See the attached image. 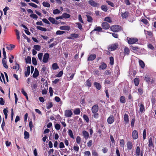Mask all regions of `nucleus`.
Segmentation results:
<instances>
[{"label":"nucleus","mask_w":156,"mask_h":156,"mask_svg":"<svg viewBox=\"0 0 156 156\" xmlns=\"http://www.w3.org/2000/svg\"><path fill=\"white\" fill-rule=\"evenodd\" d=\"M83 118L86 121V122L87 123L89 122V118L87 115H83Z\"/></svg>","instance_id":"3c124183"},{"label":"nucleus","mask_w":156,"mask_h":156,"mask_svg":"<svg viewBox=\"0 0 156 156\" xmlns=\"http://www.w3.org/2000/svg\"><path fill=\"white\" fill-rule=\"evenodd\" d=\"M14 58V56L12 55H10V56L9 57V62L10 63H12L13 62V59Z\"/></svg>","instance_id":"680f3d73"},{"label":"nucleus","mask_w":156,"mask_h":156,"mask_svg":"<svg viewBox=\"0 0 156 156\" xmlns=\"http://www.w3.org/2000/svg\"><path fill=\"white\" fill-rule=\"evenodd\" d=\"M8 112V110L6 109L5 108L3 110V113L5 115V117L6 119L7 118V113Z\"/></svg>","instance_id":"603ef678"},{"label":"nucleus","mask_w":156,"mask_h":156,"mask_svg":"<svg viewBox=\"0 0 156 156\" xmlns=\"http://www.w3.org/2000/svg\"><path fill=\"white\" fill-rule=\"evenodd\" d=\"M80 111L79 108L76 109L74 110L73 113L75 115H77L80 114Z\"/></svg>","instance_id":"79ce46f5"},{"label":"nucleus","mask_w":156,"mask_h":156,"mask_svg":"<svg viewBox=\"0 0 156 156\" xmlns=\"http://www.w3.org/2000/svg\"><path fill=\"white\" fill-rule=\"evenodd\" d=\"M115 118L113 115H110L107 119L108 123L109 124L112 123L114 121Z\"/></svg>","instance_id":"1a4fd4ad"},{"label":"nucleus","mask_w":156,"mask_h":156,"mask_svg":"<svg viewBox=\"0 0 156 156\" xmlns=\"http://www.w3.org/2000/svg\"><path fill=\"white\" fill-rule=\"evenodd\" d=\"M129 50L128 47H125L124 49V53L126 55H129Z\"/></svg>","instance_id":"bf43d9fd"},{"label":"nucleus","mask_w":156,"mask_h":156,"mask_svg":"<svg viewBox=\"0 0 156 156\" xmlns=\"http://www.w3.org/2000/svg\"><path fill=\"white\" fill-rule=\"evenodd\" d=\"M106 2L108 4V5L111 6V7H114V3L112 2L109 1L107 0L106 1Z\"/></svg>","instance_id":"4d7b16f0"},{"label":"nucleus","mask_w":156,"mask_h":156,"mask_svg":"<svg viewBox=\"0 0 156 156\" xmlns=\"http://www.w3.org/2000/svg\"><path fill=\"white\" fill-rule=\"evenodd\" d=\"M139 80L138 78H135L134 80V82L135 85L136 86H137L139 84Z\"/></svg>","instance_id":"cd10ccee"},{"label":"nucleus","mask_w":156,"mask_h":156,"mask_svg":"<svg viewBox=\"0 0 156 156\" xmlns=\"http://www.w3.org/2000/svg\"><path fill=\"white\" fill-rule=\"evenodd\" d=\"M70 16L69 14L66 13H64L62 14V17L65 18H68L70 17Z\"/></svg>","instance_id":"a19ab883"},{"label":"nucleus","mask_w":156,"mask_h":156,"mask_svg":"<svg viewBox=\"0 0 156 156\" xmlns=\"http://www.w3.org/2000/svg\"><path fill=\"white\" fill-rule=\"evenodd\" d=\"M32 61L33 64L34 65H36L37 64V62L36 59L35 58L33 57L32 58Z\"/></svg>","instance_id":"69168bd1"},{"label":"nucleus","mask_w":156,"mask_h":156,"mask_svg":"<svg viewBox=\"0 0 156 156\" xmlns=\"http://www.w3.org/2000/svg\"><path fill=\"white\" fill-rule=\"evenodd\" d=\"M70 36H72L73 38V40L74 39V38H77L79 36V35L78 34L75 33L72 34H70Z\"/></svg>","instance_id":"a18cd8bd"},{"label":"nucleus","mask_w":156,"mask_h":156,"mask_svg":"<svg viewBox=\"0 0 156 156\" xmlns=\"http://www.w3.org/2000/svg\"><path fill=\"white\" fill-rule=\"evenodd\" d=\"M96 56L95 54H91L88 57L87 60L88 61H92L94 60L96 58Z\"/></svg>","instance_id":"a211bd4d"},{"label":"nucleus","mask_w":156,"mask_h":156,"mask_svg":"<svg viewBox=\"0 0 156 156\" xmlns=\"http://www.w3.org/2000/svg\"><path fill=\"white\" fill-rule=\"evenodd\" d=\"M101 9L105 12H107L108 11V8L105 5H103L101 7Z\"/></svg>","instance_id":"72a5a7b5"},{"label":"nucleus","mask_w":156,"mask_h":156,"mask_svg":"<svg viewBox=\"0 0 156 156\" xmlns=\"http://www.w3.org/2000/svg\"><path fill=\"white\" fill-rule=\"evenodd\" d=\"M111 30L115 32H119L122 30L121 26L118 25H114L110 27Z\"/></svg>","instance_id":"f257e3e1"},{"label":"nucleus","mask_w":156,"mask_h":156,"mask_svg":"<svg viewBox=\"0 0 156 156\" xmlns=\"http://www.w3.org/2000/svg\"><path fill=\"white\" fill-rule=\"evenodd\" d=\"M100 126V129L98 130V134L99 135L100 137H101L102 136V135L101 134L102 132H104L105 131V129L104 125L102 124H101Z\"/></svg>","instance_id":"39448f33"},{"label":"nucleus","mask_w":156,"mask_h":156,"mask_svg":"<svg viewBox=\"0 0 156 156\" xmlns=\"http://www.w3.org/2000/svg\"><path fill=\"white\" fill-rule=\"evenodd\" d=\"M89 3L93 6H96L97 4L92 0H90L89 1Z\"/></svg>","instance_id":"2f4dec72"},{"label":"nucleus","mask_w":156,"mask_h":156,"mask_svg":"<svg viewBox=\"0 0 156 156\" xmlns=\"http://www.w3.org/2000/svg\"><path fill=\"white\" fill-rule=\"evenodd\" d=\"M2 64L3 66L6 69H7L8 66L6 64V58H3L2 60Z\"/></svg>","instance_id":"b1692460"},{"label":"nucleus","mask_w":156,"mask_h":156,"mask_svg":"<svg viewBox=\"0 0 156 156\" xmlns=\"http://www.w3.org/2000/svg\"><path fill=\"white\" fill-rule=\"evenodd\" d=\"M85 156H90V152L89 151H86L84 153Z\"/></svg>","instance_id":"e2e57ef3"},{"label":"nucleus","mask_w":156,"mask_h":156,"mask_svg":"<svg viewBox=\"0 0 156 156\" xmlns=\"http://www.w3.org/2000/svg\"><path fill=\"white\" fill-rule=\"evenodd\" d=\"M125 145V141L123 139L120 140V145L121 147H124Z\"/></svg>","instance_id":"ea45409f"},{"label":"nucleus","mask_w":156,"mask_h":156,"mask_svg":"<svg viewBox=\"0 0 156 156\" xmlns=\"http://www.w3.org/2000/svg\"><path fill=\"white\" fill-rule=\"evenodd\" d=\"M20 68V66L19 65L16 63L15 66H13L12 68H13V69L16 70H18Z\"/></svg>","instance_id":"de8ad7c7"},{"label":"nucleus","mask_w":156,"mask_h":156,"mask_svg":"<svg viewBox=\"0 0 156 156\" xmlns=\"http://www.w3.org/2000/svg\"><path fill=\"white\" fill-rule=\"evenodd\" d=\"M102 28L105 30L108 29L110 27L109 24L106 22H104L102 24Z\"/></svg>","instance_id":"9b49d317"},{"label":"nucleus","mask_w":156,"mask_h":156,"mask_svg":"<svg viewBox=\"0 0 156 156\" xmlns=\"http://www.w3.org/2000/svg\"><path fill=\"white\" fill-rule=\"evenodd\" d=\"M34 47L36 50L38 51H39L41 49V46L39 45H34Z\"/></svg>","instance_id":"13d9d810"},{"label":"nucleus","mask_w":156,"mask_h":156,"mask_svg":"<svg viewBox=\"0 0 156 156\" xmlns=\"http://www.w3.org/2000/svg\"><path fill=\"white\" fill-rule=\"evenodd\" d=\"M68 134L71 138L73 139H74V136L73 133V132L71 129H69L68 130Z\"/></svg>","instance_id":"c756f323"},{"label":"nucleus","mask_w":156,"mask_h":156,"mask_svg":"<svg viewBox=\"0 0 156 156\" xmlns=\"http://www.w3.org/2000/svg\"><path fill=\"white\" fill-rule=\"evenodd\" d=\"M15 31L16 32V35L17 36V39L18 40L20 41V32L18 31V30L17 29H16L15 30Z\"/></svg>","instance_id":"c85d7f7f"},{"label":"nucleus","mask_w":156,"mask_h":156,"mask_svg":"<svg viewBox=\"0 0 156 156\" xmlns=\"http://www.w3.org/2000/svg\"><path fill=\"white\" fill-rule=\"evenodd\" d=\"M26 62L27 63H30L31 62V58L29 56H28L26 58Z\"/></svg>","instance_id":"8fccbe9b"},{"label":"nucleus","mask_w":156,"mask_h":156,"mask_svg":"<svg viewBox=\"0 0 156 156\" xmlns=\"http://www.w3.org/2000/svg\"><path fill=\"white\" fill-rule=\"evenodd\" d=\"M36 28L37 29L43 31H47V29L46 28L40 26H37Z\"/></svg>","instance_id":"c9c22d12"},{"label":"nucleus","mask_w":156,"mask_h":156,"mask_svg":"<svg viewBox=\"0 0 156 156\" xmlns=\"http://www.w3.org/2000/svg\"><path fill=\"white\" fill-rule=\"evenodd\" d=\"M150 83L154 85H155L156 84V78L151 79Z\"/></svg>","instance_id":"58836bf2"},{"label":"nucleus","mask_w":156,"mask_h":156,"mask_svg":"<svg viewBox=\"0 0 156 156\" xmlns=\"http://www.w3.org/2000/svg\"><path fill=\"white\" fill-rule=\"evenodd\" d=\"M107 67L106 64L104 63H103L101 64L99 68L100 69L102 70H104Z\"/></svg>","instance_id":"bb28decb"},{"label":"nucleus","mask_w":156,"mask_h":156,"mask_svg":"<svg viewBox=\"0 0 156 156\" xmlns=\"http://www.w3.org/2000/svg\"><path fill=\"white\" fill-rule=\"evenodd\" d=\"M24 138L25 139H27L29 137V133L26 131H25L24 132Z\"/></svg>","instance_id":"e433bc0d"},{"label":"nucleus","mask_w":156,"mask_h":156,"mask_svg":"<svg viewBox=\"0 0 156 156\" xmlns=\"http://www.w3.org/2000/svg\"><path fill=\"white\" fill-rule=\"evenodd\" d=\"M151 99L152 104H154L156 101V91L155 90L152 92Z\"/></svg>","instance_id":"20e7f679"},{"label":"nucleus","mask_w":156,"mask_h":156,"mask_svg":"<svg viewBox=\"0 0 156 156\" xmlns=\"http://www.w3.org/2000/svg\"><path fill=\"white\" fill-rule=\"evenodd\" d=\"M42 5L48 8L50 7V6L49 3L46 2H43Z\"/></svg>","instance_id":"f704fd0d"},{"label":"nucleus","mask_w":156,"mask_h":156,"mask_svg":"<svg viewBox=\"0 0 156 156\" xmlns=\"http://www.w3.org/2000/svg\"><path fill=\"white\" fill-rule=\"evenodd\" d=\"M127 148L129 150H131L133 147V144L132 141H128L126 143Z\"/></svg>","instance_id":"6e6552de"},{"label":"nucleus","mask_w":156,"mask_h":156,"mask_svg":"<svg viewBox=\"0 0 156 156\" xmlns=\"http://www.w3.org/2000/svg\"><path fill=\"white\" fill-rule=\"evenodd\" d=\"M104 20L109 23H111L112 21L111 18L110 17H105Z\"/></svg>","instance_id":"c03bdc74"},{"label":"nucleus","mask_w":156,"mask_h":156,"mask_svg":"<svg viewBox=\"0 0 156 156\" xmlns=\"http://www.w3.org/2000/svg\"><path fill=\"white\" fill-rule=\"evenodd\" d=\"M152 77L150 76L146 75L145 77L144 80L148 84L150 82Z\"/></svg>","instance_id":"dca6fc26"},{"label":"nucleus","mask_w":156,"mask_h":156,"mask_svg":"<svg viewBox=\"0 0 156 156\" xmlns=\"http://www.w3.org/2000/svg\"><path fill=\"white\" fill-rule=\"evenodd\" d=\"M48 20L52 24H58V22L53 17H49L48 18Z\"/></svg>","instance_id":"ddd939ff"},{"label":"nucleus","mask_w":156,"mask_h":156,"mask_svg":"<svg viewBox=\"0 0 156 156\" xmlns=\"http://www.w3.org/2000/svg\"><path fill=\"white\" fill-rule=\"evenodd\" d=\"M43 55V53H39L38 55V57L40 61L42 60V58Z\"/></svg>","instance_id":"5fc2aeb1"},{"label":"nucleus","mask_w":156,"mask_h":156,"mask_svg":"<svg viewBox=\"0 0 156 156\" xmlns=\"http://www.w3.org/2000/svg\"><path fill=\"white\" fill-rule=\"evenodd\" d=\"M140 147L139 146H137L136 148V155L137 156H139L140 155Z\"/></svg>","instance_id":"473e14b6"},{"label":"nucleus","mask_w":156,"mask_h":156,"mask_svg":"<svg viewBox=\"0 0 156 156\" xmlns=\"http://www.w3.org/2000/svg\"><path fill=\"white\" fill-rule=\"evenodd\" d=\"M49 57V54L48 53H46L44 54L43 56L42 60L43 62L44 63H47Z\"/></svg>","instance_id":"0eeeda50"},{"label":"nucleus","mask_w":156,"mask_h":156,"mask_svg":"<svg viewBox=\"0 0 156 156\" xmlns=\"http://www.w3.org/2000/svg\"><path fill=\"white\" fill-rule=\"evenodd\" d=\"M123 118L125 124H126L127 123H128L129 122V116L128 115L126 114H125L124 115Z\"/></svg>","instance_id":"2eb2a0df"},{"label":"nucleus","mask_w":156,"mask_h":156,"mask_svg":"<svg viewBox=\"0 0 156 156\" xmlns=\"http://www.w3.org/2000/svg\"><path fill=\"white\" fill-rule=\"evenodd\" d=\"M120 101L122 103H125L126 102V99L125 97L123 96H121L120 98Z\"/></svg>","instance_id":"4c0bfd02"},{"label":"nucleus","mask_w":156,"mask_h":156,"mask_svg":"<svg viewBox=\"0 0 156 156\" xmlns=\"http://www.w3.org/2000/svg\"><path fill=\"white\" fill-rule=\"evenodd\" d=\"M61 12L60 10H58V9H56L53 11V13L54 14H59Z\"/></svg>","instance_id":"864d4df0"},{"label":"nucleus","mask_w":156,"mask_h":156,"mask_svg":"<svg viewBox=\"0 0 156 156\" xmlns=\"http://www.w3.org/2000/svg\"><path fill=\"white\" fill-rule=\"evenodd\" d=\"M139 64L140 66L142 69H144L145 67V64L144 62L141 60H140L139 61Z\"/></svg>","instance_id":"a878e982"},{"label":"nucleus","mask_w":156,"mask_h":156,"mask_svg":"<svg viewBox=\"0 0 156 156\" xmlns=\"http://www.w3.org/2000/svg\"><path fill=\"white\" fill-rule=\"evenodd\" d=\"M118 44L115 43L109 45L108 47V49L111 51H113L116 50L117 48Z\"/></svg>","instance_id":"f03ea898"},{"label":"nucleus","mask_w":156,"mask_h":156,"mask_svg":"<svg viewBox=\"0 0 156 156\" xmlns=\"http://www.w3.org/2000/svg\"><path fill=\"white\" fill-rule=\"evenodd\" d=\"M93 112L95 114L94 115V117L95 118H97V115L96 113L98 112V108H91Z\"/></svg>","instance_id":"5701e85b"},{"label":"nucleus","mask_w":156,"mask_h":156,"mask_svg":"<svg viewBox=\"0 0 156 156\" xmlns=\"http://www.w3.org/2000/svg\"><path fill=\"white\" fill-rule=\"evenodd\" d=\"M42 21L48 25L50 24V23L49 21L46 19L44 18L42 20Z\"/></svg>","instance_id":"774afa93"},{"label":"nucleus","mask_w":156,"mask_h":156,"mask_svg":"<svg viewBox=\"0 0 156 156\" xmlns=\"http://www.w3.org/2000/svg\"><path fill=\"white\" fill-rule=\"evenodd\" d=\"M30 17L33 19H37L38 18L37 16L35 14L31 13L30 15Z\"/></svg>","instance_id":"09e8293b"},{"label":"nucleus","mask_w":156,"mask_h":156,"mask_svg":"<svg viewBox=\"0 0 156 156\" xmlns=\"http://www.w3.org/2000/svg\"><path fill=\"white\" fill-rule=\"evenodd\" d=\"M30 69L29 66H28L27 69L25 72V75L26 77H27L30 74Z\"/></svg>","instance_id":"f3484780"},{"label":"nucleus","mask_w":156,"mask_h":156,"mask_svg":"<svg viewBox=\"0 0 156 156\" xmlns=\"http://www.w3.org/2000/svg\"><path fill=\"white\" fill-rule=\"evenodd\" d=\"M65 33V32L63 31L58 30L56 32L57 35H62Z\"/></svg>","instance_id":"6e6d98bb"},{"label":"nucleus","mask_w":156,"mask_h":156,"mask_svg":"<svg viewBox=\"0 0 156 156\" xmlns=\"http://www.w3.org/2000/svg\"><path fill=\"white\" fill-rule=\"evenodd\" d=\"M152 136L149 138L148 140V146L151 148L154 147V145L152 142Z\"/></svg>","instance_id":"9d476101"},{"label":"nucleus","mask_w":156,"mask_h":156,"mask_svg":"<svg viewBox=\"0 0 156 156\" xmlns=\"http://www.w3.org/2000/svg\"><path fill=\"white\" fill-rule=\"evenodd\" d=\"M52 68L53 70H56L59 68V67L56 63H55L52 65Z\"/></svg>","instance_id":"7c9ffc66"},{"label":"nucleus","mask_w":156,"mask_h":156,"mask_svg":"<svg viewBox=\"0 0 156 156\" xmlns=\"http://www.w3.org/2000/svg\"><path fill=\"white\" fill-rule=\"evenodd\" d=\"M55 128L57 130H59L60 128V125L58 123H56L55 125Z\"/></svg>","instance_id":"0e129e2a"},{"label":"nucleus","mask_w":156,"mask_h":156,"mask_svg":"<svg viewBox=\"0 0 156 156\" xmlns=\"http://www.w3.org/2000/svg\"><path fill=\"white\" fill-rule=\"evenodd\" d=\"M59 29L62 30H69L70 29V27L68 26H61L59 27Z\"/></svg>","instance_id":"412c9836"},{"label":"nucleus","mask_w":156,"mask_h":156,"mask_svg":"<svg viewBox=\"0 0 156 156\" xmlns=\"http://www.w3.org/2000/svg\"><path fill=\"white\" fill-rule=\"evenodd\" d=\"M144 33L146 34V37H147V35L150 37H151L152 36L153 34L151 31H147L145 30H144Z\"/></svg>","instance_id":"4be33fe9"},{"label":"nucleus","mask_w":156,"mask_h":156,"mask_svg":"<svg viewBox=\"0 0 156 156\" xmlns=\"http://www.w3.org/2000/svg\"><path fill=\"white\" fill-rule=\"evenodd\" d=\"M15 47L14 45L10 44L9 45H7L6 47V48L9 50H12Z\"/></svg>","instance_id":"393cba45"},{"label":"nucleus","mask_w":156,"mask_h":156,"mask_svg":"<svg viewBox=\"0 0 156 156\" xmlns=\"http://www.w3.org/2000/svg\"><path fill=\"white\" fill-rule=\"evenodd\" d=\"M132 136L133 140H136L138 137V133L137 130H134L132 133Z\"/></svg>","instance_id":"423d86ee"},{"label":"nucleus","mask_w":156,"mask_h":156,"mask_svg":"<svg viewBox=\"0 0 156 156\" xmlns=\"http://www.w3.org/2000/svg\"><path fill=\"white\" fill-rule=\"evenodd\" d=\"M110 64L111 65H113L114 64V59L113 57L111 56L109 58Z\"/></svg>","instance_id":"37998d69"},{"label":"nucleus","mask_w":156,"mask_h":156,"mask_svg":"<svg viewBox=\"0 0 156 156\" xmlns=\"http://www.w3.org/2000/svg\"><path fill=\"white\" fill-rule=\"evenodd\" d=\"M28 4L30 6L33 7L37 8L38 7V6L37 5L33 3H29Z\"/></svg>","instance_id":"052dcab7"},{"label":"nucleus","mask_w":156,"mask_h":156,"mask_svg":"<svg viewBox=\"0 0 156 156\" xmlns=\"http://www.w3.org/2000/svg\"><path fill=\"white\" fill-rule=\"evenodd\" d=\"M98 31V27H96L94 30L91 32V35L92 37H94V35L97 36Z\"/></svg>","instance_id":"4468645a"},{"label":"nucleus","mask_w":156,"mask_h":156,"mask_svg":"<svg viewBox=\"0 0 156 156\" xmlns=\"http://www.w3.org/2000/svg\"><path fill=\"white\" fill-rule=\"evenodd\" d=\"M141 21L143 22L144 24L149 25V23L147 20L145 19H142L141 20Z\"/></svg>","instance_id":"49530a36"},{"label":"nucleus","mask_w":156,"mask_h":156,"mask_svg":"<svg viewBox=\"0 0 156 156\" xmlns=\"http://www.w3.org/2000/svg\"><path fill=\"white\" fill-rule=\"evenodd\" d=\"M83 136L84 138L86 139H87L88 138L89 136V134L85 130L83 131Z\"/></svg>","instance_id":"6ab92c4d"},{"label":"nucleus","mask_w":156,"mask_h":156,"mask_svg":"<svg viewBox=\"0 0 156 156\" xmlns=\"http://www.w3.org/2000/svg\"><path fill=\"white\" fill-rule=\"evenodd\" d=\"M128 14L129 12H125L124 13L122 12L121 16L123 19H126L127 17Z\"/></svg>","instance_id":"aec40b11"},{"label":"nucleus","mask_w":156,"mask_h":156,"mask_svg":"<svg viewBox=\"0 0 156 156\" xmlns=\"http://www.w3.org/2000/svg\"><path fill=\"white\" fill-rule=\"evenodd\" d=\"M73 115V113L70 110H66L65 112V116L66 117H71Z\"/></svg>","instance_id":"f8f14e48"},{"label":"nucleus","mask_w":156,"mask_h":156,"mask_svg":"<svg viewBox=\"0 0 156 156\" xmlns=\"http://www.w3.org/2000/svg\"><path fill=\"white\" fill-rule=\"evenodd\" d=\"M138 41V39L136 38L131 37L129 39L128 41V43L129 44H135Z\"/></svg>","instance_id":"7ed1b4c3"},{"label":"nucleus","mask_w":156,"mask_h":156,"mask_svg":"<svg viewBox=\"0 0 156 156\" xmlns=\"http://www.w3.org/2000/svg\"><path fill=\"white\" fill-rule=\"evenodd\" d=\"M75 23L77 25V27L80 30L82 29V27L81 24L80 23Z\"/></svg>","instance_id":"338daca9"}]
</instances>
